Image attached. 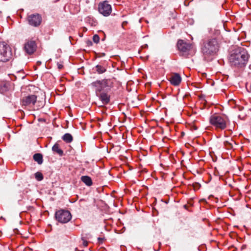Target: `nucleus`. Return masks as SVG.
<instances>
[{
  "mask_svg": "<svg viewBox=\"0 0 251 251\" xmlns=\"http://www.w3.org/2000/svg\"><path fill=\"white\" fill-rule=\"evenodd\" d=\"M35 178L38 181H41L43 179V174L40 172H37L35 174Z\"/></svg>",
  "mask_w": 251,
  "mask_h": 251,
  "instance_id": "obj_20",
  "label": "nucleus"
},
{
  "mask_svg": "<svg viewBox=\"0 0 251 251\" xmlns=\"http://www.w3.org/2000/svg\"><path fill=\"white\" fill-rule=\"evenodd\" d=\"M35 89L34 86L28 85L22 88V103L23 105L30 106L35 104L37 100V96L31 94V90Z\"/></svg>",
  "mask_w": 251,
  "mask_h": 251,
  "instance_id": "obj_3",
  "label": "nucleus"
},
{
  "mask_svg": "<svg viewBox=\"0 0 251 251\" xmlns=\"http://www.w3.org/2000/svg\"><path fill=\"white\" fill-rule=\"evenodd\" d=\"M169 78H181V76L178 73H172Z\"/></svg>",
  "mask_w": 251,
  "mask_h": 251,
  "instance_id": "obj_21",
  "label": "nucleus"
},
{
  "mask_svg": "<svg viewBox=\"0 0 251 251\" xmlns=\"http://www.w3.org/2000/svg\"><path fill=\"white\" fill-rule=\"evenodd\" d=\"M177 47L181 55L188 57L192 56L195 53V50L192 44L184 42L182 40L177 41Z\"/></svg>",
  "mask_w": 251,
  "mask_h": 251,
  "instance_id": "obj_6",
  "label": "nucleus"
},
{
  "mask_svg": "<svg viewBox=\"0 0 251 251\" xmlns=\"http://www.w3.org/2000/svg\"><path fill=\"white\" fill-rule=\"evenodd\" d=\"M99 11L104 16H107L111 12V6L107 1H104L99 4Z\"/></svg>",
  "mask_w": 251,
  "mask_h": 251,
  "instance_id": "obj_10",
  "label": "nucleus"
},
{
  "mask_svg": "<svg viewBox=\"0 0 251 251\" xmlns=\"http://www.w3.org/2000/svg\"><path fill=\"white\" fill-rule=\"evenodd\" d=\"M2 84L3 85V87H0V91H5L7 89V87L6 86V84L5 83V82H2Z\"/></svg>",
  "mask_w": 251,
  "mask_h": 251,
  "instance_id": "obj_24",
  "label": "nucleus"
},
{
  "mask_svg": "<svg viewBox=\"0 0 251 251\" xmlns=\"http://www.w3.org/2000/svg\"><path fill=\"white\" fill-rule=\"evenodd\" d=\"M36 49L37 45L34 40H28L25 44L24 50L28 54H33L36 51Z\"/></svg>",
  "mask_w": 251,
  "mask_h": 251,
  "instance_id": "obj_11",
  "label": "nucleus"
},
{
  "mask_svg": "<svg viewBox=\"0 0 251 251\" xmlns=\"http://www.w3.org/2000/svg\"><path fill=\"white\" fill-rule=\"evenodd\" d=\"M225 145L226 146L228 145H229V146H230L231 145V144L228 143V142L226 141V142H225Z\"/></svg>",
  "mask_w": 251,
  "mask_h": 251,
  "instance_id": "obj_32",
  "label": "nucleus"
},
{
  "mask_svg": "<svg viewBox=\"0 0 251 251\" xmlns=\"http://www.w3.org/2000/svg\"><path fill=\"white\" fill-rule=\"evenodd\" d=\"M52 151L55 153L58 154L60 156L63 155V151L60 148L58 143H55L52 147Z\"/></svg>",
  "mask_w": 251,
  "mask_h": 251,
  "instance_id": "obj_13",
  "label": "nucleus"
},
{
  "mask_svg": "<svg viewBox=\"0 0 251 251\" xmlns=\"http://www.w3.org/2000/svg\"><path fill=\"white\" fill-rule=\"evenodd\" d=\"M13 75L15 78H25L26 76L23 70L17 72L15 74H13Z\"/></svg>",
  "mask_w": 251,
  "mask_h": 251,
  "instance_id": "obj_17",
  "label": "nucleus"
},
{
  "mask_svg": "<svg viewBox=\"0 0 251 251\" xmlns=\"http://www.w3.org/2000/svg\"><path fill=\"white\" fill-rule=\"evenodd\" d=\"M98 239L100 243H101L102 242L103 239L102 238L99 237Z\"/></svg>",
  "mask_w": 251,
  "mask_h": 251,
  "instance_id": "obj_30",
  "label": "nucleus"
},
{
  "mask_svg": "<svg viewBox=\"0 0 251 251\" xmlns=\"http://www.w3.org/2000/svg\"><path fill=\"white\" fill-rule=\"evenodd\" d=\"M62 139L66 143H70L73 141V138L71 134L66 133L62 136Z\"/></svg>",
  "mask_w": 251,
  "mask_h": 251,
  "instance_id": "obj_15",
  "label": "nucleus"
},
{
  "mask_svg": "<svg viewBox=\"0 0 251 251\" xmlns=\"http://www.w3.org/2000/svg\"><path fill=\"white\" fill-rule=\"evenodd\" d=\"M201 77H206V73H201Z\"/></svg>",
  "mask_w": 251,
  "mask_h": 251,
  "instance_id": "obj_29",
  "label": "nucleus"
},
{
  "mask_svg": "<svg viewBox=\"0 0 251 251\" xmlns=\"http://www.w3.org/2000/svg\"><path fill=\"white\" fill-rule=\"evenodd\" d=\"M106 92H101L98 93V95H96L101 101L102 104H107L110 101V96Z\"/></svg>",
  "mask_w": 251,
  "mask_h": 251,
  "instance_id": "obj_12",
  "label": "nucleus"
},
{
  "mask_svg": "<svg viewBox=\"0 0 251 251\" xmlns=\"http://www.w3.org/2000/svg\"><path fill=\"white\" fill-rule=\"evenodd\" d=\"M92 86L98 95V93L109 92L113 87V83L111 79H97L92 83Z\"/></svg>",
  "mask_w": 251,
  "mask_h": 251,
  "instance_id": "obj_4",
  "label": "nucleus"
},
{
  "mask_svg": "<svg viewBox=\"0 0 251 251\" xmlns=\"http://www.w3.org/2000/svg\"><path fill=\"white\" fill-rule=\"evenodd\" d=\"M137 82H139L138 79H137Z\"/></svg>",
  "mask_w": 251,
  "mask_h": 251,
  "instance_id": "obj_36",
  "label": "nucleus"
},
{
  "mask_svg": "<svg viewBox=\"0 0 251 251\" xmlns=\"http://www.w3.org/2000/svg\"><path fill=\"white\" fill-rule=\"evenodd\" d=\"M246 87L248 91L251 92V79H249L246 83Z\"/></svg>",
  "mask_w": 251,
  "mask_h": 251,
  "instance_id": "obj_22",
  "label": "nucleus"
},
{
  "mask_svg": "<svg viewBox=\"0 0 251 251\" xmlns=\"http://www.w3.org/2000/svg\"><path fill=\"white\" fill-rule=\"evenodd\" d=\"M93 40L95 43H98L100 41L99 36L97 34L94 35L93 37Z\"/></svg>",
  "mask_w": 251,
  "mask_h": 251,
  "instance_id": "obj_23",
  "label": "nucleus"
},
{
  "mask_svg": "<svg viewBox=\"0 0 251 251\" xmlns=\"http://www.w3.org/2000/svg\"><path fill=\"white\" fill-rule=\"evenodd\" d=\"M127 24V22H124L122 24V26H123V27H124V26L126 25Z\"/></svg>",
  "mask_w": 251,
  "mask_h": 251,
  "instance_id": "obj_31",
  "label": "nucleus"
},
{
  "mask_svg": "<svg viewBox=\"0 0 251 251\" xmlns=\"http://www.w3.org/2000/svg\"><path fill=\"white\" fill-rule=\"evenodd\" d=\"M132 81L131 80H130L128 81L126 83V84L127 86L130 85L132 84Z\"/></svg>",
  "mask_w": 251,
  "mask_h": 251,
  "instance_id": "obj_28",
  "label": "nucleus"
},
{
  "mask_svg": "<svg viewBox=\"0 0 251 251\" xmlns=\"http://www.w3.org/2000/svg\"><path fill=\"white\" fill-rule=\"evenodd\" d=\"M219 45L215 38L208 39L203 42L201 51L203 57L207 61L211 60L213 57L219 51Z\"/></svg>",
  "mask_w": 251,
  "mask_h": 251,
  "instance_id": "obj_1",
  "label": "nucleus"
},
{
  "mask_svg": "<svg viewBox=\"0 0 251 251\" xmlns=\"http://www.w3.org/2000/svg\"><path fill=\"white\" fill-rule=\"evenodd\" d=\"M81 180L88 186H91L93 184L91 177L87 176H82L81 177Z\"/></svg>",
  "mask_w": 251,
  "mask_h": 251,
  "instance_id": "obj_14",
  "label": "nucleus"
},
{
  "mask_svg": "<svg viewBox=\"0 0 251 251\" xmlns=\"http://www.w3.org/2000/svg\"><path fill=\"white\" fill-rule=\"evenodd\" d=\"M170 83L175 86H178L181 81V79H169Z\"/></svg>",
  "mask_w": 251,
  "mask_h": 251,
  "instance_id": "obj_19",
  "label": "nucleus"
},
{
  "mask_svg": "<svg viewBox=\"0 0 251 251\" xmlns=\"http://www.w3.org/2000/svg\"><path fill=\"white\" fill-rule=\"evenodd\" d=\"M84 201V199H81L79 201Z\"/></svg>",
  "mask_w": 251,
  "mask_h": 251,
  "instance_id": "obj_34",
  "label": "nucleus"
},
{
  "mask_svg": "<svg viewBox=\"0 0 251 251\" xmlns=\"http://www.w3.org/2000/svg\"><path fill=\"white\" fill-rule=\"evenodd\" d=\"M33 159L36 161L39 164L43 163V155L41 153H35L33 155Z\"/></svg>",
  "mask_w": 251,
  "mask_h": 251,
  "instance_id": "obj_16",
  "label": "nucleus"
},
{
  "mask_svg": "<svg viewBox=\"0 0 251 251\" xmlns=\"http://www.w3.org/2000/svg\"><path fill=\"white\" fill-rule=\"evenodd\" d=\"M207 83L209 84H210L212 86H213L214 84V82L213 81V79H206Z\"/></svg>",
  "mask_w": 251,
  "mask_h": 251,
  "instance_id": "obj_25",
  "label": "nucleus"
},
{
  "mask_svg": "<svg viewBox=\"0 0 251 251\" xmlns=\"http://www.w3.org/2000/svg\"><path fill=\"white\" fill-rule=\"evenodd\" d=\"M83 240V245L84 247H87L88 245V242L86 240Z\"/></svg>",
  "mask_w": 251,
  "mask_h": 251,
  "instance_id": "obj_27",
  "label": "nucleus"
},
{
  "mask_svg": "<svg viewBox=\"0 0 251 251\" xmlns=\"http://www.w3.org/2000/svg\"><path fill=\"white\" fill-rule=\"evenodd\" d=\"M184 207L186 208V205H184Z\"/></svg>",
  "mask_w": 251,
  "mask_h": 251,
  "instance_id": "obj_35",
  "label": "nucleus"
},
{
  "mask_svg": "<svg viewBox=\"0 0 251 251\" xmlns=\"http://www.w3.org/2000/svg\"><path fill=\"white\" fill-rule=\"evenodd\" d=\"M28 24L33 26L37 27L39 26L42 21L41 16L39 14H32L29 15L27 18Z\"/></svg>",
  "mask_w": 251,
  "mask_h": 251,
  "instance_id": "obj_9",
  "label": "nucleus"
},
{
  "mask_svg": "<svg viewBox=\"0 0 251 251\" xmlns=\"http://www.w3.org/2000/svg\"><path fill=\"white\" fill-rule=\"evenodd\" d=\"M49 75V74H46V75ZM45 77H50V76H46Z\"/></svg>",
  "mask_w": 251,
  "mask_h": 251,
  "instance_id": "obj_33",
  "label": "nucleus"
},
{
  "mask_svg": "<svg viewBox=\"0 0 251 251\" xmlns=\"http://www.w3.org/2000/svg\"><path fill=\"white\" fill-rule=\"evenodd\" d=\"M95 70L99 74H102L106 71V69L104 67L98 65L95 67Z\"/></svg>",
  "mask_w": 251,
  "mask_h": 251,
  "instance_id": "obj_18",
  "label": "nucleus"
},
{
  "mask_svg": "<svg viewBox=\"0 0 251 251\" xmlns=\"http://www.w3.org/2000/svg\"><path fill=\"white\" fill-rule=\"evenodd\" d=\"M228 119L227 117L218 114H214L210 118V123L217 130H224L226 127Z\"/></svg>",
  "mask_w": 251,
  "mask_h": 251,
  "instance_id": "obj_5",
  "label": "nucleus"
},
{
  "mask_svg": "<svg viewBox=\"0 0 251 251\" xmlns=\"http://www.w3.org/2000/svg\"><path fill=\"white\" fill-rule=\"evenodd\" d=\"M55 217L56 220L59 222L67 223L71 220L72 215L69 211L61 209L55 212Z\"/></svg>",
  "mask_w": 251,
  "mask_h": 251,
  "instance_id": "obj_8",
  "label": "nucleus"
},
{
  "mask_svg": "<svg viewBox=\"0 0 251 251\" xmlns=\"http://www.w3.org/2000/svg\"><path fill=\"white\" fill-rule=\"evenodd\" d=\"M10 47L4 42H0V62H6L12 56Z\"/></svg>",
  "mask_w": 251,
  "mask_h": 251,
  "instance_id": "obj_7",
  "label": "nucleus"
},
{
  "mask_svg": "<svg viewBox=\"0 0 251 251\" xmlns=\"http://www.w3.org/2000/svg\"><path fill=\"white\" fill-rule=\"evenodd\" d=\"M249 57L248 51L244 48H239L230 54L229 60L232 66L242 68L247 64Z\"/></svg>",
  "mask_w": 251,
  "mask_h": 251,
  "instance_id": "obj_2",
  "label": "nucleus"
},
{
  "mask_svg": "<svg viewBox=\"0 0 251 251\" xmlns=\"http://www.w3.org/2000/svg\"><path fill=\"white\" fill-rule=\"evenodd\" d=\"M57 67L59 70H61L63 68V66L61 64L57 63Z\"/></svg>",
  "mask_w": 251,
  "mask_h": 251,
  "instance_id": "obj_26",
  "label": "nucleus"
}]
</instances>
